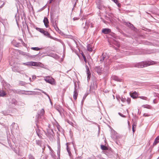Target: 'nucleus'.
<instances>
[{
	"mask_svg": "<svg viewBox=\"0 0 159 159\" xmlns=\"http://www.w3.org/2000/svg\"><path fill=\"white\" fill-rule=\"evenodd\" d=\"M154 64V62L152 61H144L136 64L135 67L142 68L153 65Z\"/></svg>",
	"mask_w": 159,
	"mask_h": 159,
	"instance_id": "obj_1",
	"label": "nucleus"
},
{
	"mask_svg": "<svg viewBox=\"0 0 159 159\" xmlns=\"http://www.w3.org/2000/svg\"><path fill=\"white\" fill-rule=\"evenodd\" d=\"M100 61L101 63H104L105 66H107L110 64L109 60L108 57L106 56V54L104 53H102V55L100 57Z\"/></svg>",
	"mask_w": 159,
	"mask_h": 159,
	"instance_id": "obj_2",
	"label": "nucleus"
},
{
	"mask_svg": "<svg viewBox=\"0 0 159 159\" xmlns=\"http://www.w3.org/2000/svg\"><path fill=\"white\" fill-rule=\"evenodd\" d=\"M23 65L27 66H37L42 67V66L43 65L40 62H37L33 61H29L25 63H23Z\"/></svg>",
	"mask_w": 159,
	"mask_h": 159,
	"instance_id": "obj_3",
	"label": "nucleus"
},
{
	"mask_svg": "<svg viewBox=\"0 0 159 159\" xmlns=\"http://www.w3.org/2000/svg\"><path fill=\"white\" fill-rule=\"evenodd\" d=\"M44 78V80L47 83L52 85L55 84L54 79L52 77L50 76H47L45 77Z\"/></svg>",
	"mask_w": 159,
	"mask_h": 159,
	"instance_id": "obj_4",
	"label": "nucleus"
},
{
	"mask_svg": "<svg viewBox=\"0 0 159 159\" xmlns=\"http://www.w3.org/2000/svg\"><path fill=\"white\" fill-rule=\"evenodd\" d=\"M36 29L47 37L50 38H52V37L51 36L50 34L47 31L44 30L43 29L37 27Z\"/></svg>",
	"mask_w": 159,
	"mask_h": 159,
	"instance_id": "obj_5",
	"label": "nucleus"
},
{
	"mask_svg": "<svg viewBox=\"0 0 159 159\" xmlns=\"http://www.w3.org/2000/svg\"><path fill=\"white\" fill-rule=\"evenodd\" d=\"M11 131L16 132L19 129L18 124L13 122L10 126Z\"/></svg>",
	"mask_w": 159,
	"mask_h": 159,
	"instance_id": "obj_6",
	"label": "nucleus"
},
{
	"mask_svg": "<svg viewBox=\"0 0 159 159\" xmlns=\"http://www.w3.org/2000/svg\"><path fill=\"white\" fill-rule=\"evenodd\" d=\"M96 3L97 7L99 9H101L102 8H104V6L103 5V2L102 0H97Z\"/></svg>",
	"mask_w": 159,
	"mask_h": 159,
	"instance_id": "obj_7",
	"label": "nucleus"
},
{
	"mask_svg": "<svg viewBox=\"0 0 159 159\" xmlns=\"http://www.w3.org/2000/svg\"><path fill=\"white\" fill-rule=\"evenodd\" d=\"M36 133L40 138L42 139V135L43 132H45L43 131L42 129H39L37 126V128L36 129Z\"/></svg>",
	"mask_w": 159,
	"mask_h": 159,
	"instance_id": "obj_8",
	"label": "nucleus"
},
{
	"mask_svg": "<svg viewBox=\"0 0 159 159\" xmlns=\"http://www.w3.org/2000/svg\"><path fill=\"white\" fill-rule=\"evenodd\" d=\"M19 52L20 54L22 55H24V56H26L28 57H35V55L34 56H32L29 53L25 52L19 50ZM37 55V54L36 55Z\"/></svg>",
	"mask_w": 159,
	"mask_h": 159,
	"instance_id": "obj_9",
	"label": "nucleus"
},
{
	"mask_svg": "<svg viewBox=\"0 0 159 159\" xmlns=\"http://www.w3.org/2000/svg\"><path fill=\"white\" fill-rule=\"evenodd\" d=\"M2 84L3 85V86L4 87L5 89H6L7 88H9L10 86V85L7 83L6 81L4 80L2 81Z\"/></svg>",
	"mask_w": 159,
	"mask_h": 159,
	"instance_id": "obj_10",
	"label": "nucleus"
},
{
	"mask_svg": "<svg viewBox=\"0 0 159 159\" xmlns=\"http://www.w3.org/2000/svg\"><path fill=\"white\" fill-rule=\"evenodd\" d=\"M43 22L44 23V25L46 28L49 27V21L47 17H44Z\"/></svg>",
	"mask_w": 159,
	"mask_h": 159,
	"instance_id": "obj_11",
	"label": "nucleus"
},
{
	"mask_svg": "<svg viewBox=\"0 0 159 159\" xmlns=\"http://www.w3.org/2000/svg\"><path fill=\"white\" fill-rule=\"evenodd\" d=\"M95 70L98 74H101L102 72V68L100 66L96 67Z\"/></svg>",
	"mask_w": 159,
	"mask_h": 159,
	"instance_id": "obj_12",
	"label": "nucleus"
},
{
	"mask_svg": "<svg viewBox=\"0 0 159 159\" xmlns=\"http://www.w3.org/2000/svg\"><path fill=\"white\" fill-rule=\"evenodd\" d=\"M44 112L45 111L43 109H42L40 111V113H38V115L36 116V117L38 119H39L40 116H43Z\"/></svg>",
	"mask_w": 159,
	"mask_h": 159,
	"instance_id": "obj_13",
	"label": "nucleus"
},
{
	"mask_svg": "<svg viewBox=\"0 0 159 159\" xmlns=\"http://www.w3.org/2000/svg\"><path fill=\"white\" fill-rule=\"evenodd\" d=\"M111 32V30L108 28L103 29L102 30V32L104 34H109Z\"/></svg>",
	"mask_w": 159,
	"mask_h": 159,
	"instance_id": "obj_14",
	"label": "nucleus"
},
{
	"mask_svg": "<svg viewBox=\"0 0 159 159\" xmlns=\"http://www.w3.org/2000/svg\"><path fill=\"white\" fill-rule=\"evenodd\" d=\"M130 95L131 97L134 99L136 98L138 96V93L135 92L132 93Z\"/></svg>",
	"mask_w": 159,
	"mask_h": 159,
	"instance_id": "obj_15",
	"label": "nucleus"
},
{
	"mask_svg": "<svg viewBox=\"0 0 159 159\" xmlns=\"http://www.w3.org/2000/svg\"><path fill=\"white\" fill-rule=\"evenodd\" d=\"M61 150V146L59 143H58L57 155L58 157H60Z\"/></svg>",
	"mask_w": 159,
	"mask_h": 159,
	"instance_id": "obj_16",
	"label": "nucleus"
},
{
	"mask_svg": "<svg viewBox=\"0 0 159 159\" xmlns=\"http://www.w3.org/2000/svg\"><path fill=\"white\" fill-rule=\"evenodd\" d=\"M112 78L114 80H116V81H117L121 82L122 80L121 79L119 78L117 76H115V75H113V76H112Z\"/></svg>",
	"mask_w": 159,
	"mask_h": 159,
	"instance_id": "obj_17",
	"label": "nucleus"
},
{
	"mask_svg": "<svg viewBox=\"0 0 159 159\" xmlns=\"http://www.w3.org/2000/svg\"><path fill=\"white\" fill-rule=\"evenodd\" d=\"M12 70L13 71L15 72H18L20 74H22V73L21 72L22 71H20L18 67H13L12 68Z\"/></svg>",
	"mask_w": 159,
	"mask_h": 159,
	"instance_id": "obj_18",
	"label": "nucleus"
},
{
	"mask_svg": "<svg viewBox=\"0 0 159 159\" xmlns=\"http://www.w3.org/2000/svg\"><path fill=\"white\" fill-rule=\"evenodd\" d=\"M158 143H159V136H157L155 139L153 143V146L156 145Z\"/></svg>",
	"mask_w": 159,
	"mask_h": 159,
	"instance_id": "obj_19",
	"label": "nucleus"
},
{
	"mask_svg": "<svg viewBox=\"0 0 159 159\" xmlns=\"http://www.w3.org/2000/svg\"><path fill=\"white\" fill-rule=\"evenodd\" d=\"M26 92H30V93H22V94H26V95H34L36 94L35 93V92H34V91H26Z\"/></svg>",
	"mask_w": 159,
	"mask_h": 159,
	"instance_id": "obj_20",
	"label": "nucleus"
},
{
	"mask_svg": "<svg viewBox=\"0 0 159 159\" xmlns=\"http://www.w3.org/2000/svg\"><path fill=\"white\" fill-rule=\"evenodd\" d=\"M37 90L41 91L45 95H47L48 96V98H49L50 102L51 103V100L50 97L49 96L47 93L46 92H45L43 90H42L41 89H37Z\"/></svg>",
	"mask_w": 159,
	"mask_h": 159,
	"instance_id": "obj_21",
	"label": "nucleus"
},
{
	"mask_svg": "<svg viewBox=\"0 0 159 159\" xmlns=\"http://www.w3.org/2000/svg\"><path fill=\"white\" fill-rule=\"evenodd\" d=\"M78 96V93L76 89H75L74 92L73 98L75 100H76Z\"/></svg>",
	"mask_w": 159,
	"mask_h": 159,
	"instance_id": "obj_22",
	"label": "nucleus"
},
{
	"mask_svg": "<svg viewBox=\"0 0 159 159\" xmlns=\"http://www.w3.org/2000/svg\"><path fill=\"white\" fill-rule=\"evenodd\" d=\"M6 94V93L4 91L0 90V97H3Z\"/></svg>",
	"mask_w": 159,
	"mask_h": 159,
	"instance_id": "obj_23",
	"label": "nucleus"
},
{
	"mask_svg": "<svg viewBox=\"0 0 159 159\" xmlns=\"http://www.w3.org/2000/svg\"><path fill=\"white\" fill-rule=\"evenodd\" d=\"M101 149L103 150H107L108 148L105 146L103 145H101Z\"/></svg>",
	"mask_w": 159,
	"mask_h": 159,
	"instance_id": "obj_24",
	"label": "nucleus"
},
{
	"mask_svg": "<svg viewBox=\"0 0 159 159\" xmlns=\"http://www.w3.org/2000/svg\"><path fill=\"white\" fill-rule=\"evenodd\" d=\"M142 107L144 108H147L149 109H151L152 107L148 105H144L142 106Z\"/></svg>",
	"mask_w": 159,
	"mask_h": 159,
	"instance_id": "obj_25",
	"label": "nucleus"
},
{
	"mask_svg": "<svg viewBox=\"0 0 159 159\" xmlns=\"http://www.w3.org/2000/svg\"><path fill=\"white\" fill-rule=\"evenodd\" d=\"M87 50L90 52L92 51V48L90 44H88L87 46Z\"/></svg>",
	"mask_w": 159,
	"mask_h": 159,
	"instance_id": "obj_26",
	"label": "nucleus"
},
{
	"mask_svg": "<svg viewBox=\"0 0 159 159\" xmlns=\"http://www.w3.org/2000/svg\"><path fill=\"white\" fill-rule=\"evenodd\" d=\"M126 25L131 29H132L134 27V25L129 22L126 23Z\"/></svg>",
	"mask_w": 159,
	"mask_h": 159,
	"instance_id": "obj_27",
	"label": "nucleus"
},
{
	"mask_svg": "<svg viewBox=\"0 0 159 159\" xmlns=\"http://www.w3.org/2000/svg\"><path fill=\"white\" fill-rule=\"evenodd\" d=\"M90 24V22L89 20H87L85 22V25L86 26V28H88Z\"/></svg>",
	"mask_w": 159,
	"mask_h": 159,
	"instance_id": "obj_28",
	"label": "nucleus"
},
{
	"mask_svg": "<svg viewBox=\"0 0 159 159\" xmlns=\"http://www.w3.org/2000/svg\"><path fill=\"white\" fill-rule=\"evenodd\" d=\"M66 149H67V152H68V153L69 154V156L70 157H71L72 154H71V152H70V149L69 148V147L68 146H67Z\"/></svg>",
	"mask_w": 159,
	"mask_h": 159,
	"instance_id": "obj_29",
	"label": "nucleus"
},
{
	"mask_svg": "<svg viewBox=\"0 0 159 159\" xmlns=\"http://www.w3.org/2000/svg\"><path fill=\"white\" fill-rule=\"evenodd\" d=\"M31 49L35 51H39L41 49V48L38 47H31Z\"/></svg>",
	"mask_w": 159,
	"mask_h": 159,
	"instance_id": "obj_30",
	"label": "nucleus"
},
{
	"mask_svg": "<svg viewBox=\"0 0 159 159\" xmlns=\"http://www.w3.org/2000/svg\"><path fill=\"white\" fill-rule=\"evenodd\" d=\"M11 103L12 104H14L16 105L17 103V101L15 99H13L11 100Z\"/></svg>",
	"mask_w": 159,
	"mask_h": 159,
	"instance_id": "obj_31",
	"label": "nucleus"
},
{
	"mask_svg": "<svg viewBox=\"0 0 159 159\" xmlns=\"http://www.w3.org/2000/svg\"><path fill=\"white\" fill-rule=\"evenodd\" d=\"M36 144L37 145L39 146H41V143H41V141L39 140H36Z\"/></svg>",
	"mask_w": 159,
	"mask_h": 159,
	"instance_id": "obj_32",
	"label": "nucleus"
},
{
	"mask_svg": "<svg viewBox=\"0 0 159 159\" xmlns=\"http://www.w3.org/2000/svg\"><path fill=\"white\" fill-rule=\"evenodd\" d=\"M87 80L88 81H89L91 77V73L90 72H87Z\"/></svg>",
	"mask_w": 159,
	"mask_h": 159,
	"instance_id": "obj_33",
	"label": "nucleus"
},
{
	"mask_svg": "<svg viewBox=\"0 0 159 159\" xmlns=\"http://www.w3.org/2000/svg\"><path fill=\"white\" fill-rule=\"evenodd\" d=\"M51 22L52 24V25L53 26H55V25H57L56 20L54 21L53 20L52 21V20Z\"/></svg>",
	"mask_w": 159,
	"mask_h": 159,
	"instance_id": "obj_34",
	"label": "nucleus"
},
{
	"mask_svg": "<svg viewBox=\"0 0 159 159\" xmlns=\"http://www.w3.org/2000/svg\"><path fill=\"white\" fill-rule=\"evenodd\" d=\"M113 44L118 47H119L120 46V44L119 42H114L113 43Z\"/></svg>",
	"mask_w": 159,
	"mask_h": 159,
	"instance_id": "obj_35",
	"label": "nucleus"
},
{
	"mask_svg": "<svg viewBox=\"0 0 159 159\" xmlns=\"http://www.w3.org/2000/svg\"><path fill=\"white\" fill-rule=\"evenodd\" d=\"M28 157L29 159H35L34 157L31 154L29 155Z\"/></svg>",
	"mask_w": 159,
	"mask_h": 159,
	"instance_id": "obj_36",
	"label": "nucleus"
},
{
	"mask_svg": "<svg viewBox=\"0 0 159 159\" xmlns=\"http://www.w3.org/2000/svg\"><path fill=\"white\" fill-rule=\"evenodd\" d=\"M139 97V98H141L142 99H143V100H148L147 98L146 97H145L140 96V97Z\"/></svg>",
	"mask_w": 159,
	"mask_h": 159,
	"instance_id": "obj_37",
	"label": "nucleus"
},
{
	"mask_svg": "<svg viewBox=\"0 0 159 159\" xmlns=\"http://www.w3.org/2000/svg\"><path fill=\"white\" fill-rule=\"evenodd\" d=\"M85 67H86V69L87 72H90L89 70V68L88 66L87 65H86Z\"/></svg>",
	"mask_w": 159,
	"mask_h": 159,
	"instance_id": "obj_38",
	"label": "nucleus"
},
{
	"mask_svg": "<svg viewBox=\"0 0 159 159\" xmlns=\"http://www.w3.org/2000/svg\"><path fill=\"white\" fill-rule=\"evenodd\" d=\"M120 100L121 101H122L123 102H125V101L126 99L125 98H123V97H121V98H120Z\"/></svg>",
	"mask_w": 159,
	"mask_h": 159,
	"instance_id": "obj_39",
	"label": "nucleus"
},
{
	"mask_svg": "<svg viewBox=\"0 0 159 159\" xmlns=\"http://www.w3.org/2000/svg\"><path fill=\"white\" fill-rule=\"evenodd\" d=\"M126 101L128 104H129L131 101V99L129 98H128L126 100Z\"/></svg>",
	"mask_w": 159,
	"mask_h": 159,
	"instance_id": "obj_40",
	"label": "nucleus"
},
{
	"mask_svg": "<svg viewBox=\"0 0 159 159\" xmlns=\"http://www.w3.org/2000/svg\"><path fill=\"white\" fill-rule=\"evenodd\" d=\"M136 123H134L132 125V128H133L134 129L136 127Z\"/></svg>",
	"mask_w": 159,
	"mask_h": 159,
	"instance_id": "obj_41",
	"label": "nucleus"
},
{
	"mask_svg": "<svg viewBox=\"0 0 159 159\" xmlns=\"http://www.w3.org/2000/svg\"><path fill=\"white\" fill-rule=\"evenodd\" d=\"M143 116H150V115L147 113H145L143 114Z\"/></svg>",
	"mask_w": 159,
	"mask_h": 159,
	"instance_id": "obj_42",
	"label": "nucleus"
},
{
	"mask_svg": "<svg viewBox=\"0 0 159 159\" xmlns=\"http://www.w3.org/2000/svg\"><path fill=\"white\" fill-rule=\"evenodd\" d=\"M118 114L121 116L123 117H125V115H123L121 113L119 112L118 113Z\"/></svg>",
	"mask_w": 159,
	"mask_h": 159,
	"instance_id": "obj_43",
	"label": "nucleus"
},
{
	"mask_svg": "<svg viewBox=\"0 0 159 159\" xmlns=\"http://www.w3.org/2000/svg\"><path fill=\"white\" fill-rule=\"evenodd\" d=\"M116 4H117V6L119 7H120V6H121V5L120 4V3L119 2H118V3H116Z\"/></svg>",
	"mask_w": 159,
	"mask_h": 159,
	"instance_id": "obj_44",
	"label": "nucleus"
},
{
	"mask_svg": "<svg viewBox=\"0 0 159 159\" xmlns=\"http://www.w3.org/2000/svg\"><path fill=\"white\" fill-rule=\"evenodd\" d=\"M112 1L114 2L116 4L118 3V2H119L118 0H111Z\"/></svg>",
	"mask_w": 159,
	"mask_h": 159,
	"instance_id": "obj_45",
	"label": "nucleus"
},
{
	"mask_svg": "<svg viewBox=\"0 0 159 159\" xmlns=\"http://www.w3.org/2000/svg\"><path fill=\"white\" fill-rule=\"evenodd\" d=\"M93 25H94V24L93 23H92V22H90V25L91 27L92 28V27H93Z\"/></svg>",
	"mask_w": 159,
	"mask_h": 159,
	"instance_id": "obj_46",
	"label": "nucleus"
},
{
	"mask_svg": "<svg viewBox=\"0 0 159 159\" xmlns=\"http://www.w3.org/2000/svg\"><path fill=\"white\" fill-rule=\"evenodd\" d=\"M20 84L22 85H23L25 84V83L24 82L21 81L20 82Z\"/></svg>",
	"mask_w": 159,
	"mask_h": 159,
	"instance_id": "obj_47",
	"label": "nucleus"
},
{
	"mask_svg": "<svg viewBox=\"0 0 159 159\" xmlns=\"http://www.w3.org/2000/svg\"><path fill=\"white\" fill-rule=\"evenodd\" d=\"M78 19H79V18H77V17H74L73 18V20H77Z\"/></svg>",
	"mask_w": 159,
	"mask_h": 159,
	"instance_id": "obj_48",
	"label": "nucleus"
},
{
	"mask_svg": "<svg viewBox=\"0 0 159 159\" xmlns=\"http://www.w3.org/2000/svg\"><path fill=\"white\" fill-rule=\"evenodd\" d=\"M36 78V76L35 75H33L32 76V79L33 80H34Z\"/></svg>",
	"mask_w": 159,
	"mask_h": 159,
	"instance_id": "obj_49",
	"label": "nucleus"
},
{
	"mask_svg": "<svg viewBox=\"0 0 159 159\" xmlns=\"http://www.w3.org/2000/svg\"><path fill=\"white\" fill-rule=\"evenodd\" d=\"M82 56L83 58L84 59H86V57H85V55L83 54H82Z\"/></svg>",
	"mask_w": 159,
	"mask_h": 159,
	"instance_id": "obj_50",
	"label": "nucleus"
},
{
	"mask_svg": "<svg viewBox=\"0 0 159 159\" xmlns=\"http://www.w3.org/2000/svg\"><path fill=\"white\" fill-rule=\"evenodd\" d=\"M86 97V96H84L83 98V100H82V102H83L84 101V100L85 99V98Z\"/></svg>",
	"mask_w": 159,
	"mask_h": 159,
	"instance_id": "obj_51",
	"label": "nucleus"
},
{
	"mask_svg": "<svg viewBox=\"0 0 159 159\" xmlns=\"http://www.w3.org/2000/svg\"><path fill=\"white\" fill-rule=\"evenodd\" d=\"M5 3H3V4L0 7V8H2L4 5Z\"/></svg>",
	"mask_w": 159,
	"mask_h": 159,
	"instance_id": "obj_52",
	"label": "nucleus"
},
{
	"mask_svg": "<svg viewBox=\"0 0 159 159\" xmlns=\"http://www.w3.org/2000/svg\"><path fill=\"white\" fill-rule=\"evenodd\" d=\"M2 58V55L1 54H0V62L1 61Z\"/></svg>",
	"mask_w": 159,
	"mask_h": 159,
	"instance_id": "obj_53",
	"label": "nucleus"
},
{
	"mask_svg": "<svg viewBox=\"0 0 159 159\" xmlns=\"http://www.w3.org/2000/svg\"><path fill=\"white\" fill-rule=\"evenodd\" d=\"M55 29L57 31L58 30H59V29L58 27H57Z\"/></svg>",
	"mask_w": 159,
	"mask_h": 159,
	"instance_id": "obj_54",
	"label": "nucleus"
},
{
	"mask_svg": "<svg viewBox=\"0 0 159 159\" xmlns=\"http://www.w3.org/2000/svg\"><path fill=\"white\" fill-rule=\"evenodd\" d=\"M53 27H54V29H55V28H56L57 27V25H55V26H53Z\"/></svg>",
	"mask_w": 159,
	"mask_h": 159,
	"instance_id": "obj_55",
	"label": "nucleus"
},
{
	"mask_svg": "<svg viewBox=\"0 0 159 159\" xmlns=\"http://www.w3.org/2000/svg\"><path fill=\"white\" fill-rule=\"evenodd\" d=\"M132 130H133V133H134L135 131V130L133 128H132Z\"/></svg>",
	"mask_w": 159,
	"mask_h": 159,
	"instance_id": "obj_56",
	"label": "nucleus"
},
{
	"mask_svg": "<svg viewBox=\"0 0 159 159\" xmlns=\"http://www.w3.org/2000/svg\"><path fill=\"white\" fill-rule=\"evenodd\" d=\"M84 60L85 63H87V60H86V59H84Z\"/></svg>",
	"mask_w": 159,
	"mask_h": 159,
	"instance_id": "obj_57",
	"label": "nucleus"
},
{
	"mask_svg": "<svg viewBox=\"0 0 159 159\" xmlns=\"http://www.w3.org/2000/svg\"><path fill=\"white\" fill-rule=\"evenodd\" d=\"M29 80H30V82H31V81H32V80H31V78H29Z\"/></svg>",
	"mask_w": 159,
	"mask_h": 159,
	"instance_id": "obj_58",
	"label": "nucleus"
},
{
	"mask_svg": "<svg viewBox=\"0 0 159 159\" xmlns=\"http://www.w3.org/2000/svg\"><path fill=\"white\" fill-rule=\"evenodd\" d=\"M48 147L50 149H52L49 146H48Z\"/></svg>",
	"mask_w": 159,
	"mask_h": 159,
	"instance_id": "obj_59",
	"label": "nucleus"
},
{
	"mask_svg": "<svg viewBox=\"0 0 159 159\" xmlns=\"http://www.w3.org/2000/svg\"><path fill=\"white\" fill-rule=\"evenodd\" d=\"M52 0H50V3H51L52 2Z\"/></svg>",
	"mask_w": 159,
	"mask_h": 159,
	"instance_id": "obj_60",
	"label": "nucleus"
},
{
	"mask_svg": "<svg viewBox=\"0 0 159 159\" xmlns=\"http://www.w3.org/2000/svg\"><path fill=\"white\" fill-rule=\"evenodd\" d=\"M115 49L116 50H117V48H115Z\"/></svg>",
	"mask_w": 159,
	"mask_h": 159,
	"instance_id": "obj_61",
	"label": "nucleus"
},
{
	"mask_svg": "<svg viewBox=\"0 0 159 159\" xmlns=\"http://www.w3.org/2000/svg\"><path fill=\"white\" fill-rule=\"evenodd\" d=\"M113 98H115V96L114 95H113Z\"/></svg>",
	"mask_w": 159,
	"mask_h": 159,
	"instance_id": "obj_62",
	"label": "nucleus"
},
{
	"mask_svg": "<svg viewBox=\"0 0 159 159\" xmlns=\"http://www.w3.org/2000/svg\"><path fill=\"white\" fill-rule=\"evenodd\" d=\"M46 133V134L47 136H48V135H47V133Z\"/></svg>",
	"mask_w": 159,
	"mask_h": 159,
	"instance_id": "obj_63",
	"label": "nucleus"
},
{
	"mask_svg": "<svg viewBox=\"0 0 159 159\" xmlns=\"http://www.w3.org/2000/svg\"><path fill=\"white\" fill-rule=\"evenodd\" d=\"M88 64H89V62H88Z\"/></svg>",
	"mask_w": 159,
	"mask_h": 159,
	"instance_id": "obj_64",
	"label": "nucleus"
}]
</instances>
